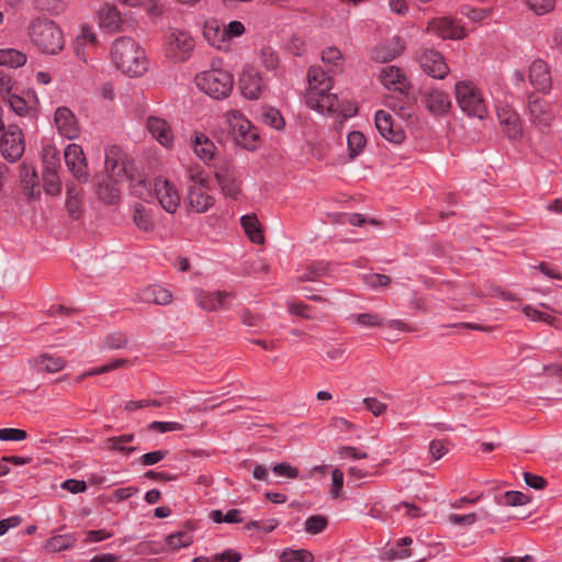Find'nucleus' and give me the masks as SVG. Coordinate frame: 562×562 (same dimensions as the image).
<instances>
[{
  "label": "nucleus",
  "instance_id": "obj_1",
  "mask_svg": "<svg viewBox=\"0 0 562 562\" xmlns=\"http://www.w3.org/2000/svg\"><path fill=\"white\" fill-rule=\"evenodd\" d=\"M333 78L319 66H313L307 71V89L305 91L306 105L321 114L339 115L347 117L356 109L345 110L337 94L331 93Z\"/></svg>",
  "mask_w": 562,
  "mask_h": 562
},
{
  "label": "nucleus",
  "instance_id": "obj_2",
  "mask_svg": "<svg viewBox=\"0 0 562 562\" xmlns=\"http://www.w3.org/2000/svg\"><path fill=\"white\" fill-rule=\"evenodd\" d=\"M110 56L114 66L128 77H140L148 70L145 50L130 36L115 38Z\"/></svg>",
  "mask_w": 562,
  "mask_h": 562
},
{
  "label": "nucleus",
  "instance_id": "obj_3",
  "mask_svg": "<svg viewBox=\"0 0 562 562\" xmlns=\"http://www.w3.org/2000/svg\"><path fill=\"white\" fill-rule=\"evenodd\" d=\"M194 82L198 89L210 98L222 100L231 94L234 87V77L221 60H213L210 69L195 75Z\"/></svg>",
  "mask_w": 562,
  "mask_h": 562
},
{
  "label": "nucleus",
  "instance_id": "obj_4",
  "mask_svg": "<svg viewBox=\"0 0 562 562\" xmlns=\"http://www.w3.org/2000/svg\"><path fill=\"white\" fill-rule=\"evenodd\" d=\"M29 36L32 44L43 54L57 55L65 46L63 31L48 19H33L29 25Z\"/></svg>",
  "mask_w": 562,
  "mask_h": 562
},
{
  "label": "nucleus",
  "instance_id": "obj_5",
  "mask_svg": "<svg viewBox=\"0 0 562 562\" xmlns=\"http://www.w3.org/2000/svg\"><path fill=\"white\" fill-rule=\"evenodd\" d=\"M456 100L469 116L483 120L488 113V103L481 89L471 80H460L454 85Z\"/></svg>",
  "mask_w": 562,
  "mask_h": 562
},
{
  "label": "nucleus",
  "instance_id": "obj_6",
  "mask_svg": "<svg viewBox=\"0 0 562 562\" xmlns=\"http://www.w3.org/2000/svg\"><path fill=\"white\" fill-rule=\"evenodd\" d=\"M223 119L238 146L247 150H255L259 147V132L241 112L229 110L223 115Z\"/></svg>",
  "mask_w": 562,
  "mask_h": 562
},
{
  "label": "nucleus",
  "instance_id": "obj_7",
  "mask_svg": "<svg viewBox=\"0 0 562 562\" xmlns=\"http://www.w3.org/2000/svg\"><path fill=\"white\" fill-rule=\"evenodd\" d=\"M187 176L189 179L188 204L193 211L205 213L215 203V199L209 193V178L199 167L189 168Z\"/></svg>",
  "mask_w": 562,
  "mask_h": 562
},
{
  "label": "nucleus",
  "instance_id": "obj_8",
  "mask_svg": "<svg viewBox=\"0 0 562 562\" xmlns=\"http://www.w3.org/2000/svg\"><path fill=\"white\" fill-rule=\"evenodd\" d=\"M194 48L192 36L183 30L172 29L166 36L165 49L167 57L175 61H186Z\"/></svg>",
  "mask_w": 562,
  "mask_h": 562
},
{
  "label": "nucleus",
  "instance_id": "obj_9",
  "mask_svg": "<svg viewBox=\"0 0 562 562\" xmlns=\"http://www.w3.org/2000/svg\"><path fill=\"white\" fill-rule=\"evenodd\" d=\"M238 88L244 98L258 100L266 91L267 85L259 70L251 65H247L239 75Z\"/></svg>",
  "mask_w": 562,
  "mask_h": 562
},
{
  "label": "nucleus",
  "instance_id": "obj_10",
  "mask_svg": "<svg viewBox=\"0 0 562 562\" xmlns=\"http://www.w3.org/2000/svg\"><path fill=\"white\" fill-rule=\"evenodd\" d=\"M11 111L23 117H34L37 115L40 100L34 90H26L22 94H11L8 99Z\"/></svg>",
  "mask_w": 562,
  "mask_h": 562
},
{
  "label": "nucleus",
  "instance_id": "obj_11",
  "mask_svg": "<svg viewBox=\"0 0 562 562\" xmlns=\"http://www.w3.org/2000/svg\"><path fill=\"white\" fill-rule=\"evenodd\" d=\"M0 150L3 157L14 162L19 160L24 153V142L22 131L16 126H9L0 139Z\"/></svg>",
  "mask_w": 562,
  "mask_h": 562
},
{
  "label": "nucleus",
  "instance_id": "obj_12",
  "mask_svg": "<svg viewBox=\"0 0 562 562\" xmlns=\"http://www.w3.org/2000/svg\"><path fill=\"white\" fill-rule=\"evenodd\" d=\"M375 126L380 135L394 144H402L405 139V132L402 126L394 122L390 112L379 110L374 115Z\"/></svg>",
  "mask_w": 562,
  "mask_h": 562
},
{
  "label": "nucleus",
  "instance_id": "obj_13",
  "mask_svg": "<svg viewBox=\"0 0 562 562\" xmlns=\"http://www.w3.org/2000/svg\"><path fill=\"white\" fill-rule=\"evenodd\" d=\"M155 195L161 207L173 214L177 212L180 204V195L176 187L164 178H157L154 183Z\"/></svg>",
  "mask_w": 562,
  "mask_h": 562
},
{
  "label": "nucleus",
  "instance_id": "obj_14",
  "mask_svg": "<svg viewBox=\"0 0 562 562\" xmlns=\"http://www.w3.org/2000/svg\"><path fill=\"white\" fill-rule=\"evenodd\" d=\"M64 158L68 170L79 182L88 181L86 157L81 146L69 144L64 151Z\"/></svg>",
  "mask_w": 562,
  "mask_h": 562
},
{
  "label": "nucleus",
  "instance_id": "obj_15",
  "mask_svg": "<svg viewBox=\"0 0 562 562\" xmlns=\"http://www.w3.org/2000/svg\"><path fill=\"white\" fill-rule=\"evenodd\" d=\"M423 105L434 115H445L451 108L449 94L437 88L426 89L420 97Z\"/></svg>",
  "mask_w": 562,
  "mask_h": 562
},
{
  "label": "nucleus",
  "instance_id": "obj_16",
  "mask_svg": "<svg viewBox=\"0 0 562 562\" xmlns=\"http://www.w3.org/2000/svg\"><path fill=\"white\" fill-rule=\"evenodd\" d=\"M419 64L423 70L435 79H443L450 71L443 56L434 49H425L419 56Z\"/></svg>",
  "mask_w": 562,
  "mask_h": 562
},
{
  "label": "nucleus",
  "instance_id": "obj_17",
  "mask_svg": "<svg viewBox=\"0 0 562 562\" xmlns=\"http://www.w3.org/2000/svg\"><path fill=\"white\" fill-rule=\"evenodd\" d=\"M405 49V44L398 35H394L386 42L376 45L371 50V58L378 63H389L400 56Z\"/></svg>",
  "mask_w": 562,
  "mask_h": 562
},
{
  "label": "nucleus",
  "instance_id": "obj_18",
  "mask_svg": "<svg viewBox=\"0 0 562 562\" xmlns=\"http://www.w3.org/2000/svg\"><path fill=\"white\" fill-rule=\"evenodd\" d=\"M54 121L58 133L68 138L75 139L79 136V125L74 113L65 106L55 111Z\"/></svg>",
  "mask_w": 562,
  "mask_h": 562
},
{
  "label": "nucleus",
  "instance_id": "obj_19",
  "mask_svg": "<svg viewBox=\"0 0 562 562\" xmlns=\"http://www.w3.org/2000/svg\"><path fill=\"white\" fill-rule=\"evenodd\" d=\"M193 294L196 305L209 312L225 306L226 301L234 296L232 292L227 291L206 292L201 289H195Z\"/></svg>",
  "mask_w": 562,
  "mask_h": 562
},
{
  "label": "nucleus",
  "instance_id": "obj_20",
  "mask_svg": "<svg viewBox=\"0 0 562 562\" xmlns=\"http://www.w3.org/2000/svg\"><path fill=\"white\" fill-rule=\"evenodd\" d=\"M529 114L532 123L539 128L550 127L554 119L552 105L539 98L530 100Z\"/></svg>",
  "mask_w": 562,
  "mask_h": 562
},
{
  "label": "nucleus",
  "instance_id": "obj_21",
  "mask_svg": "<svg viewBox=\"0 0 562 562\" xmlns=\"http://www.w3.org/2000/svg\"><path fill=\"white\" fill-rule=\"evenodd\" d=\"M146 127L149 134L155 138L161 146L170 148L173 144V132L169 123L159 116H149L146 122Z\"/></svg>",
  "mask_w": 562,
  "mask_h": 562
},
{
  "label": "nucleus",
  "instance_id": "obj_22",
  "mask_svg": "<svg viewBox=\"0 0 562 562\" xmlns=\"http://www.w3.org/2000/svg\"><path fill=\"white\" fill-rule=\"evenodd\" d=\"M428 31L441 38L459 40L464 36V30L450 18L429 21Z\"/></svg>",
  "mask_w": 562,
  "mask_h": 562
},
{
  "label": "nucleus",
  "instance_id": "obj_23",
  "mask_svg": "<svg viewBox=\"0 0 562 562\" xmlns=\"http://www.w3.org/2000/svg\"><path fill=\"white\" fill-rule=\"evenodd\" d=\"M120 147L112 146L105 150L104 166L109 178L114 182L123 180L125 175L124 157Z\"/></svg>",
  "mask_w": 562,
  "mask_h": 562
},
{
  "label": "nucleus",
  "instance_id": "obj_24",
  "mask_svg": "<svg viewBox=\"0 0 562 562\" xmlns=\"http://www.w3.org/2000/svg\"><path fill=\"white\" fill-rule=\"evenodd\" d=\"M381 83L389 90L401 93L408 89V81L403 70L396 66H386L380 72Z\"/></svg>",
  "mask_w": 562,
  "mask_h": 562
},
{
  "label": "nucleus",
  "instance_id": "obj_25",
  "mask_svg": "<svg viewBox=\"0 0 562 562\" xmlns=\"http://www.w3.org/2000/svg\"><path fill=\"white\" fill-rule=\"evenodd\" d=\"M529 79L531 85L541 92H547L551 88L552 81L548 65L541 59L531 63Z\"/></svg>",
  "mask_w": 562,
  "mask_h": 562
},
{
  "label": "nucleus",
  "instance_id": "obj_26",
  "mask_svg": "<svg viewBox=\"0 0 562 562\" xmlns=\"http://www.w3.org/2000/svg\"><path fill=\"white\" fill-rule=\"evenodd\" d=\"M132 220L135 226L144 233H153L156 228L153 209L140 202L133 205Z\"/></svg>",
  "mask_w": 562,
  "mask_h": 562
},
{
  "label": "nucleus",
  "instance_id": "obj_27",
  "mask_svg": "<svg viewBox=\"0 0 562 562\" xmlns=\"http://www.w3.org/2000/svg\"><path fill=\"white\" fill-rule=\"evenodd\" d=\"M138 301L157 305H168L172 301L171 292L157 284L148 285L137 293Z\"/></svg>",
  "mask_w": 562,
  "mask_h": 562
},
{
  "label": "nucleus",
  "instance_id": "obj_28",
  "mask_svg": "<svg viewBox=\"0 0 562 562\" xmlns=\"http://www.w3.org/2000/svg\"><path fill=\"white\" fill-rule=\"evenodd\" d=\"M215 178L217 183L226 196L232 199H237L240 190L239 186L236 181L235 175L229 168V166H223L215 172Z\"/></svg>",
  "mask_w": 562,
  "mask_h": 562
},
{
  "label": "nucleus",
  "instance_id": "obj_29",
  "mask_svg": "<svg viewBox=\"0 0 562 562\" xmlns=\"http://www.w3.org/2000/svg\"><path fill=\"white\" fill-rule=\"evenodd\" d=\"M498 120L509 138L517 139L521 136L522 128L517 113L509 109L498 110Z\"/></svg>",
  "mask_w": 562,
  "mask_h": 562
},
{
  "label": "nucleus",
  "instance_id": "obj_30",
  "mask_svg": "<svg viewBox=\"0 0 562 562\" xmlns=\"http://www.w3.org/2000/svg\"><path fill=\"white\" fill-rule=\"evenodd\" d=\"M203 36L211 46L217 49H227L224 25H221L218 21H207L203 29Z\"/></svg>",
  "mask_w": 562,
  "mask_h": 562
},
{
  "label": "nucleus",
  "instance_id": "obj_31",
  "mask_svg": "<svg viewBox=\"0 0 562 562\" xmlns=\"http://www.w3.org/2000/svg\"><path fill=\"white\" fill-rule=\"evenodd\" d=\"M193 150L201 160L210 164L215 156L216 146L205 134L195 132L193 138Z\"/></svg>",
  "mask_w": 562,
  "mask_h": 562
},
{
  "label": "nucleus",
  "instance_id": "obj_32",
  "mask_svg": "<svg viewBox=\"0 0 562 562\" xmlns=\"http://www.w3.org/2000/svg\"><path fill=\"white\" fill-rule=\"evenodd\" d=\"M99 24L109 32H116L122 25V18L114 5H103L98 12Z\"/></svg>",
  "mask_w": 562,
  "mask_h": 562
},
{
  "label": "nucleus",
  "instance_id": "obj_33",
  "mask_svg": "<svg viewBox=\"0 0 562 562\" xmlns=\"http://www.w3.org/2000/svg\"><path fill=\"white\" fill-rule=\"evenodd\" d=\"M27 61V55L16 48H0V66L8 68H20Z\"/></svg>",
  "mask_w": 562,
  "mask_h": 562
},
{
  "label": "nucleus",
  "instance_id": "obj_34",
  "mask_svg": "<svg viewBox=\"0 0 562 562\" xmlns=\"http://www.w3.org/2000/svg\"><path fill=\"white\" fill-rule=\"evenodd\" d=\"M32 363L38 371H44L48 373L59 372L66 366V361L64 358L49 356L47 353L35 358L34 360H32Z\"/></svg>",
  "mask_w": 562,
  "mask_h": 562
},
{
  "label": "nucleus",
  "instance_id": "obj_35",
  "mask_svg": "<svg viewBox=\"0 0 562 562\" xmlns=\"http://www.w3.org/2000/svg\"><path fill=\"white\" fill-rule=\"evenodd\" d=\"M240 224L248 236L255 244H262L265 240L260 224L256 215L247 214L240 217Z\"/></svg>",
  "mask_w": 562,
  "mask_h": 562
},
{
  "label": "nucleus",
  "instance_id": "obj_36",
  "mask_svg": "<svg viewBox=\"0 0 562 562\" xmlns=\"http://www.w3.org/2000/svg\"><path fill=\"white\" fill-rule=\"evenodd\" d=\"M134 435L133 434H126L117 437H112L106 440V448L109 450H115L120 451L124 454H131L135 451H138L137 447L128 446L132 441H134Z\"/></svg>",
  "mask_w": 562,
  "mask_h": 562
},
{
  "label": "nucleus",
  "instance_id": "obj_37",
  "mask_svg": "<svg viewBox=\"0 0 562 562\" xmlns=\"http://www.w3.org/2000/svg\"><path fill=\"white\" fill-rule=\"evenodd\" d=\"M193 533L190 530H180L170 533L165 538L166 546L171 550H180L187 548L193 542Z\"/></svg>",
  "mask_w": 562,
  "mask_h": 562
},
{
  "label": "nucleus",
  "instance_id": "obj_38",
  "mask_svg": "<svg viewBox=\"0 0 562 562\" xmlns=\"http://www.w3.org/2000/svg\"><path fill=\"white\" fill-rule=\"evenodd\" d=\"M32 5L37 11L59 15L66 10L68 0H32Z\"/></svg>",
  "mask_w": 562,
  "mask_h": 562
},
{
  "label": "nucleus",
  "instance_id": "obj_39",
  "mask_svg": "<svg viewBox=\"0 0 562 562\" xmlns=\"http://www.w3.org/2000/svg\"><path fill=\"white\" fill-rule=\"evenodd\" d=\"M77 538L72 533L57 535L49 538L45 543V549L50 552H59L72 548Z\"/></svg>",
  "mask_w": 562,
  "mask_h": 562
},
{
  "label": "nucleus",
  "instance_id": "obj_40",
  "mask_svg": "<svg viewBox=\"0 0 562 562\" xmlns=\"http://www.w3.org/2000/svg\"><path fill=\"white\" fill-rule=\"evenodd\" d=\"M82 190L78 187H68L66 206L71 217L78 218L81 212Z\"/></svg>",
  "mask_w": 562,
  "mask_h": 562
},
{
  "label": "nucleus",
  "instance_id": "obj_41",
  "mask_svg": "<svg viewBox=\"0 0 562 562\" xmlns=\"http://www.w3.org/2000/svg\"><path fill=\"white\" fill-rule=\"evenodd\" d=\"M351 323L357 324L364 328L381 327L384 325V319L378 314L373 313H359L350 315L348 318Z\"/></svg>",
  "mask_w": 562,
  "mask_h": 562
},
{
  "label": "nucleus",
  "instance_id": "obj_42",
  "mask_svg": "<svg viewBox=\"0 0 562 562\" xmlns=\"http://www.w3.org/2000/svg\"><path fill=\"white\" fill-rule=\"evenodd\" d=\"M21 181L26 190H29V194L31 196L38 195V192L35 193L34 189L37 186V172L34 167L22 164L21 165Z\"/></svg>",
  "mask_w": 562,
  "mask_h": 562
},
{
  "label": "nucleus",
  "instance_id": "obj_43",
  "mask_svg": "<svg viewBox=\"0 0 562 562\" xmlns=\"http://www.w3.org/2000/svg\"><path fill=\"white\" fill-rule=\"evenodd\" d=\"M347 146L350 158H356L366 146V137L361 132L353 131L347 136Z\"/></svg>",
  "mask_w": 562,
  "mask_h": 562
},
{
  "label": "nucleus",
  "instance_id": "obj_44",
  "mask_svg": "<svg viewBox=\"0 0 562 562\" xmlns=\"http://www.w3.org/2000/svg\"><path fill=\"white\" fill-rule=\"evenodd\" d=\"M313 554L307 550L285 549L280 554V562H313Z\"/></svg>",
  "mask_w": 562,
  "mask_h": 562
},
{
  "label": "nucleus",
  "instance_id": "obj_45",
  "mask_svg": "<svg viewBox=\"0 0 562 562\" xmlns=\"http://www.w3.org/2000/svg\"><path fill=\"white\" fill-rule=\"evenodd\" d=\"M76 41L77 45L95 46L98 44V36L92 26L82 24L79 27Z\"/></svg>",
  "mask_w": 562,
  "mask_h": 562
},
{
  "label": "nucleus",
  "instance_id": "obj_46",
  "mask_svg": "<svg viewBox=\"0 0 562 562\" xmlns=\"http://www.w3.org/2000/svg\"><path fill=\"white\" fill-rule=\"evenodd\" d=\"M44 190L47 194L57 195L61 191V183L56 170L45 171Z\"/></svg>",
  "mask_w": 562,
  "mask_h": 562
},
{
  "label": "nucleus",
  "instance_id": "obj_47",
  "mask_svg": "<svg viewBox=\"0 0 562 562\" xmlns=\"http://www.w3.org/2000/svg\"><path fill=\"white\" fill-rule=\"evenodd\" d=\"M362 281L372 290L385 288L391 283L390 277L380 273H366L362 276Z\"/></svg>",
  "mask_w": 562,
  "mask_h": 562
},
{
  "label": "nucleus",
  "instance_id": "obj_48",
  "mask_svg": "<svg viewBox=\"0 0 562 562\" xmlns=\"http://www.w3.org/2000/svg\"><path fill=\"white\" fill-rule=\"evenodd\" d=\"M528 8L537 15H543L554 9L555 0H526Z\"/></svg>",
  "mask_w": 562,
  "mask_h": 562
},
{
  "label": "nucleus",
  "instance_id": "obj_49",
  "mask_svg": "<svg viewBox=\"0 0 562 562\" xmlns=\"http://www.w3.org/2000/svg\"><path fill=\"white\" fill-rule=\"evenodd\" d=\"M246 32L245 25L240 21H231L229 23L224 25V33L226 38L227 48L229 47V42L233 38L240 37Z\"/></svg>",
  "mask_w": 562,
  "mask_h": 562
},
{
  "label": "nucleus",
  "instance_id": "obj_50",
  "mask_svg": "<svg viewBox=\"0 0 562 562\" xmlns=\"http://www.w3.org/2000/svg\"><path fill=\"white\" fill-rule=\"evenodd\" d=\"M127 342V338L123 333L109 334L102 341V348L112 350L123 348Z\"/></svg>",
  "mask_w": 562,
  "mask_h": 562
},
{
  "label": "nucleus",
  "instance_id": "obj_51",
  "mask_svg": "<svg viewBox=\"0 0 562 562\" xmlns=\"http://www.w3.org/2000/svg\"><path fill=\"white\" fill-rule=\"evenodd\" d=\"M327 518L321 515H313L305 521V530L308 533L316 535L322 532L327 526Z\"/></svg>",
  "mask_w": 562,
  "mask_h": 562
},
{
  "label": "nucleus",
  "instance_id": "obj_52",
  "mask_svg": "<svg viewBox=\"0 0 562 562\" xmlns=\"http://www.w3.org/2000/svg\"><path fill=\"white\" fill-rule=\"evenodd\" d=\"M271 470L276 475L286 479H296L300 474L299 469L288 462L277 463L272 465Z\"/></svg>",
  "mask_w": 562,
  "mask_h": 562
},
{
  "label": "nucleus",
  "instance_id": "obj_53",
  "mask_svg": "<svg viewBox=\"0 0 562 562\" xmlns=\"http://www.w3.org/2000/svg\"><path fill=\"white\" fill-rule=\"evenodd\" d=\"M322 60L324 64L338 68L342 64V55L338 48L327 47L322 53Z\"/></svg>",
  "mask_w": 562,
  "mask_h": 562
},
{
  "label": "nucleus",
  "instance_id": "obj_54",
  "mask_svg": "<svg viewBox=\"0 0 562 562\" xmlns=\"http://www.w3.org/2000/svg\"><path fill=\"white\" fill-rule=\"evenodd\" d=\"M344 472L340 469H334L331 472V488L330 496L333 498H338L342 494L344 487Z\"/></svg>",
  "mask_w": 562,
  "mask_h": 562
},
{
  "label": "nucleus",
  "instance_id": "obj_55",
  "mask_svg": "<svg viewBox=\"0 0 562 562\" xmlns=\"http://www.w3.org/2000/svg\"><path fill=\"white\" fill-rule=\"evenodd\" d=\"M27 434L23 429L19 428H1L0 440L1 441H22L26 439Z\"/></svg>",
  "mask_w": 562,
  "mask_h": 562
},
{
  "label": "nucleus",
  "instance_id": "obj_56",
  "mask_svg": "<svg viewBox=\"0 0 562 562\" xmlns=\"http://www.w3.org/2000/svg\"><path fill=\"white\" fill-rule=\"evenodd\" d=\"M125 363H126V360H124V359H116L114 361H111L110 363H106V364L101 366L99 368L90 369V370L83 372L82 375H81V379L86 378V376L98 375V374H103V373L110 372V371H112V370H114L116 368L122 367Z\"/></svg>",
  "mask_w": 562,
  "mask_h": 562
},
{
  "label": "nucleus",
  "instance_id": "obj_57",
  "mask_svg": "<svg viewBox=\"0 0 562 562\" xmlns=\"http://www.w3.org/2000/svg\"><path fill=\"white\" fill-rule=\"evenodd\" d=\"M412 543H413V539L411 537H404V538L400 539V541L397 542V547L390 549L391 557L393 559L409 558L411 557L409 550L402 548V547H407V546H411Z\"/></svg>",
  "mask_w": 562,
  "mask_h": 562
},
{
  "label": "nucleus",
  "instance_id": "obj_58",
  "mask_svg": "<svg viewBox=\"0 0 562 562\" xmlns=\"http://www.w3.org/2000/svg\"><path fill=\"white\" fill-rule=\"evenodd\" d=\"M14 80L11 75L0 70V98L8 99L12 93Z\"/></svg>",
  "mask_w": 562,
  "mask_h": 562
},
{
  "label": "nucleus",
  "instance_id": "obj_59",
  "mask_svg": "<svg viewBox=\"0 0 562 562\" xmlns=\"http://www.w3.org/2000/svg\"><path fill=\"white\" fill-rule=\"evenodd\" d=\"M149 429L165 434L169 431H180L183 429V425L178 422H153L149 425Z\"/></svg>",
  "mask_w": 562,
  "mask_h": 562
},
{
  "label": "nucleus",
  "instance_id": "obj_60",
  "mask_svg": "<svg viewBox=\"0 0 562 562\" xmlns=\"http://www.w3.org/2000/svg\"><path fill=\"white\" fill-rule=\"evenodd\" d=\"M99 195L102 200H104L108 203L115 202L120 196V191L115 187V184H105L99 187Z\"/></svg>",
  "mask_w": 562,
  "mask_h": 562
},
{
  "label": "nucleus",
  "instance_id": "obj_61",
  "mask_svg": "<svg viewBox=\"0 0 562 562\" xmlns=\"http://www.w3.org/2000/svg\"><path fill=\"white\" fill-rule=\"evenodd\" d=\"M261 63L262 65L269 69L273 70L278 67L279 58L278 55L269 47H265L261 49Z\"/></svg>",
  "mask_w": 562,
  "mask_h": 562
},
{
  "label": "nucleus",
  "instance_id": "obj_62",
  "mask_svg": "<svg viewBox=\"0 0 562 562\" xmlns=\"http://www.w3.org/2000/svg\"><path fill=\"white\" fill-rule=\"evenodd\" d=\"M45 165L46 171H57V168L59 167V154L55 147H47L45 149Z\"/></svg>",
  "mask_w": 562,
  "mask_h": 562
},
{
  "label": "nucleus",
  "instance_id": "obj_63",
  "mask_svg": "<svg viewBox=\"0 0 562 562\" xmlns=\"http://www.w3.org/2000/svg\"><path fill=\"white\" fill-rule=\"evenodd\" d=\"M505 504L509 506H520L528 502V497L518 491H508L504 495Z\"/></svg>",
  "mask_w": 562,
  "mask_h": 562
},
{
  "label": "nucleus",
  "instance_id": "obj_64",
  "mask_svg": "<svg viewBox=\"0 0 562 562\" xmlns=\"http://www.w3.org/2000/svg\"><path fill=\"white\" fill-rule=\"evenodd\" d=\"M449 449L442 440L434 439L429 443V452L434 460H439L448 453Z\"/></svg>",
  "mask_w": 562,
  "mask_h": 562
}]
</instances>
